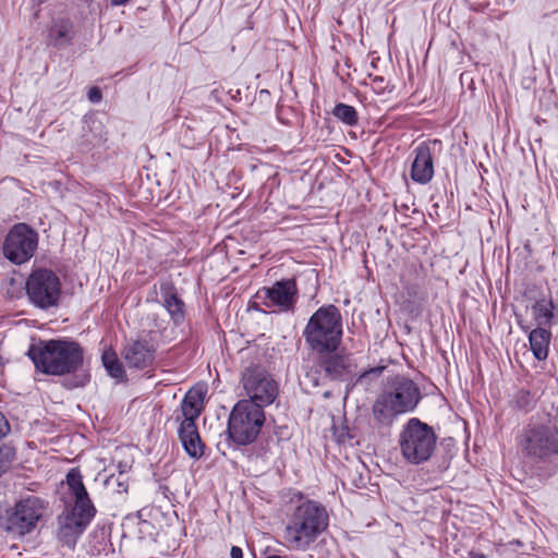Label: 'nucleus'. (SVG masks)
Wrapping results in <instances>:
<instances>
[{
  "instance_id": "4be33fe9",
  "label": "nucleus",
  "mask_w": 558,
  "mask_h": 558,
  "mask_svg": "<svg viewBox=\"0 0 558 558\" xmlns=\"http://www.w3.org/2000/svg\"><path fill=\"white\" fill-rule=\"evenodd\" d=\"M551 333L549 330L537 327L530 331L529 342L534 357L544 361L548 356Z\"/></svg>"
},
{
  "instance_id": "a878e982",
  "label": "nucleus",
  "mask_w": 558,
  "mask_h": 558,
  "mask_svg": "<svg viewBox=\"0 0 558 558\" xmlns=\"http://www.w3.org/2000/svg\"><path fill=\"white\" fill-rule=\"evenodd\" d=\"M90 135L85 133V141L92 146H99L107 141V132L100 121L90 120L86 122Z\"/></svg>"
},
{
  "instance_id": "b1692460",
  "label": "nucleus",
  "mask_w": 558,
  "mask_h": 558,
  "mask_svg": "<svg viewBox=\"0 0 558 558\" xmlns=\"http://www.w3.org/2000/svg\"><path fill=\"white\" fill-rule=\"evenodd\" d=\"M102 364L108 374L117 379H122L125 376V372L122 363L119 361L118 355L112 350H107L101 356Z\"/></svg>"
},
{
  "instance_id": "c85d7f7f",
  "label": "nucleus",
  "mask_w": 558,
  "mask_h": 558,
  "mask_svg": "<svg viewBox=\"0 0 558 558\" xmlns=\"http://www.w3.org/2000/svg\"><path fill=\"white\" fill-rule=\"evenodd\" d=\"M87 97L90 102L97 104L101 100L102 94L98 87H92L87 93Z\"/></svg>"
},
{
  "instance_id": "39448f33",
  "label": "nucleus",
  "mask_w": 558,
  "mask_h": 558,
  "mask_svg": "<svg viewBox=\"0 0 558 558\" xmlns=\"http://www.w3.org/2000/svg\"><path fill=\"white\" fill-rule=\"evenodd\" d=\"M437 444V436L432 426L417 417H411L399 434V447L402 458L411 464L428 461Z\"/></svg>"
},
{
  "instance_id": "2f4dec72",
  "label": "nucleus",
  "mask_w": 558,
  "mask_h": 558,
  "mask_svg": "<svg viewBox=\"0 0 558 558\" xmlns=\"http://www.w3.org/2000/svg\"><path fill=\"white\" fill-rule=\"evenodd\" d=\"M337 437L338 441L342 444H344L348 439H351V436L344 429H342V432L339 435H337Z\"/></svg>"
},
{
  "instance_id": "423d86ee",
  "label": "nucleus",
  "mask_w": 558,
  "mask_h": 558,
  "mask_svg": "<svg viewBox=\"0 0 558 558\" xmlns=\"http://www.w3.org/2000/svg\"><path fill=\"white\" fill-rule=\"evenodd\" d=\"M522 454L536 463L558 456V427L551 423H530L518 437Z\"/></svg>"
},
{
  "instance_id": "dca6fc26",
  "label": "nucleus",
  "mask_w": 558,
  "mask_h": 558,
  "mask_svg": "<svg viewBox=\"0 0 558 558\" xmlns=\"http://www.w3.org/2000/svg\"><path fill=\"white\" fill-rule=\"evenodd\" d=\"M410 177L418 184H427L434 177V157L430 143H421L414 150Z\"/></svg>"
},
{
  "instance_id": "393cba45",
  "label": "nucleus",
  "mask_w": 558,
  "mask_h": 558,
  "mask_svg": "<svg viewBox=\"0 0 558 558\" xmlns=\"http://www.w3.org/2000/svg\"><path fill=\"white\" fill-rule=\"evenodd\" d=\"M332 114L336 119L350 126H354L359 122L355 108L343 102H339L333 107Z\"/></svg>"
},
{
  "instance_id": "7ed1b4c3",
  "label": "nucleus",
  "mask_w": 558,
  "mask_h": 558,
  "mask_svg": "<svg viewBox=\"0 0 558 558\" xmlns=\"http://www.w3.org/2000/svg\"><path fill=\"white\" fill-rule=\"evenodd\" d=\"M27 356L37 371L47 375L61 376L75 373L82 367L84 352L75 341L52 339L32 344Z\"/></svg>"
},
{
  "instance_id": "aec40b11",
  "label": "nucleus",
  "mask_w": 558,
  "mask_h": 558,
  "mask_svg": "<svg viewBox=\"0 0 558 558\" xmlns=\"http://www.w3.org/2000/svg\"><path fill=\"white\" fill-rule=\"evenodd\" d=\"M204 392L202 389H191L181 402V414L183 420L181 423H191L199 416Z\"/></svg>"
},
{
  "instance_id": "c9c22d12",
  "label": "nucleus",
  "mask_w": 558,
  "mask_h": 558,
  "mask_svg": "<svg viewBox=\"0 0 558 558\" xmlns=\"http://www.w3.org/2000/svg\"><path fill=\"white\" fill-rule=\"evenodd\" d=\"M88 379H89V376L84 375L83 380L81 381V385H84L86 381H88Z\"/></svg>"
},
{
  "instance_id": "a211bd4d",
  "label": "nucleus",
  "mask_w": 558,
  "mask_h": 558,
  "mask_svg": "<svg viewBox=\"0 0 558 558\" xmlns=\"http://www.w3.org/2000/svg\"><path fill=\"white\" fill-rule=\"evenodd\" d=\"M160 292L163 307L169 313L174 324H181L184 319V302L179 298L172 283H161Z\"/></svg>"
},
{
  "instance_id": "f704fd0d",
  "label": "nucleus",
  "mask_w": 558,
  "mask_h": 558,
  "mask_svg": "<svg viewBox=\"0 0 558 558\" xmlns=\"http://www.w3.org/2000/svg\"><path fill=\"white\" fill-rule=\"evenodd\" d=\"M383 82H384V78H383V77H379V76H377V77H375V78L373 80V83H374V84H380V83H383Z\"/></svg>"
},
{
  "instance_id": "5701e85b",
  "label": "nucleus",
  "mask_w": 558,
  "mask_h": 558,
  "mask_svg": "<svg viewBox=\"0 0 558 558\" xmlns=\"http://www.w3.org/2000/svg\"><path fill=\"white\" fill-rule=\"evenodd\" d=\"M532 313L539 325L550 326V322L554 318V303L553 300L541 299L536 301L532 306Z\"/></svg>"
},
{
  "instance_id": "72a5a7b5",
  "label": "nucleus",
  "mask_w": 558,
  "mask_h": 558,
  "mask_svg": "<svg viewBox=\"0 0 558 558\" xmlns=\"http://www.w3.org/2000/svg\"><path fill=\"white\" fill-rule=\"evenodd\" d=\"M130 0H111V4L112 5H124L125 3H128Z\"/></svg>"
},
{
  "instance_id": "0eeeda50",
  "label": "nucleus",
  "mask_w": 558,
  "mask_h": 558,
  "mask_svg": "<svg viewBox=\"0 0 558 558\" xmlns=\"http://www.w3.org/2000/svg\"><path fill=\"white\" fill-rule=\"evenodd\" d=\"M265 423V413L260 404L253 401L240 400L232 408L227 433L238 446L253 444Z\"/></svg>"
},
{
  "instance_id": "c756f323",
  "label": "nucleus",
  "mask_w": 558,
  "mask_h": 558,
  "mask_svg": "<svg viewBox=\"0 0 558 558\" xmlns=\"http://www.w3.org/2000/svg\"><path fill=\"white\" fill-rule=\"evenodd\" d=\"M383 367H374L368 371L363 372L356 379V383H361L365 378H367L369 375H379L383 372Z\"/></svg>"
},
{
  "instance_id": "9b49d317",
  "label": "nucleus",
  "mask_w": 558,
  "mask_h": 558,
  "mask_svg": "<svg viewBox=\"0 0 558 558\" xmlns=\"http://www.w3.org/2000/svg\"><path fill=\"white\" fill-rule=\"evenodd\" d=\"M26 293L29 301L39 308L56 306L61 294L60 279L50 269H36L26 281Z\"/></svg>"
},
{
  "instance_id": "2eb2a0df",
  "label": "nucleus",
  "mask_w": 558,
  "mask_h": 558,
  "mask_svg": "<svg viewBox=\"0 0 558 558\" xmlns=\"http://www.w3.org/2000/svg\"><path fill=\"white\" fill-rule=\"evenodd\" d=\"M156 348L146 339L129 340L123 347L122 356L130 368L144 369L153 365Z\"/></svg>"
},
{
  "instance_id": "f3484780",
  "label": "nucleus",
  "mask_w": 558,
  "mask_h": 558,
  "mask_svg": "<svg viewBox=\"0 0 558 558\" xmlns=\"http://www.w3.org/2000/svg\"><path fill=\"white\" fill-rule=\"evenodd\" d=\"M178 433L185 452L191 458L198 459L204 454V445L195 422L181 423Z\"/></svg>"
},
{
  "instance_id": "cd10ccee",
  "label": "nucleus",
  "mask_w": 558,
  "mask_h": 558,
  "mask_svg": "<svg viewBox=\"0 0 558 558\" xmlns=\"http://www.w3.org/2000/svg\"><path fill=\"white\" fill-rule=\"evenodd\" d=\"M11 432V425L5 415L0 412V440L5 438Z\"/></svg>"
},
{
  "instance_id": "f257e3e1",
  "label": "nucleus",
  "mask_w": 558,
  "mask_h": 558,
  "mask_svg": "<svg viewBox=\"0 0 558 558\" xmlns=\"http://www.w3.org/2000/svg\"><path fill=\"white\" fill-rule=\"evenodd\" d=\"M329 517L324 506L304 500L289 514L283 541L291 550L306 551L328 527Z\"/></svg>"
},
{
  "instance_id": "7c9ffc66",
  "label": "nucleus",
  "mask_w": 558,
  "mask_h": 558,
  "mask_svg": "<svg viewBox=\"0 0 558 558\" xmlns=\"http://www.w3.org/2000/svg\"><path fill=\"white\" fill-rule=\"evenodd\" d=\"M230 557L231 558H243V551L238 546H232L230 550Z\"/></svg>"
},
{
  "instance_id": "ddd939ff",
  "label": "nucleus",
  "mask_w": 558,
  "mask_h": 558,
  "mask_svg": "<svg viewBox=\"0 0 558 558\" xmlns=\"http://www.w3.org/2000/svg\"><path fill=\"white\" fill-rule=\"evenodd\" d=\"M96 510L77 509L66 507L61 514L58 515L57 537L58 541L71 549L77 543V539L86 530L92 519L95 517Z\"/></svg>"
},
{
  "instance_id": "f03ea898",
  "label": "nucleus",
  "mask_w": 558,
  "mask_h": 558,
  "mask_svg": "<svg viewBox=\"0 0 558 558\" xmlns=\"http://www.w3.org/2000/svg\"><path fill=\"white\" fill-rule=\"evenodd\" d=\"M417 385L404 375L387 379L381 392L376 397L372 413L383 426H390L399 415L414 411L421 400Z\"/></svg>"
},
{
  "instance_id": "6ab92c4d",
  "label": "nucleus",
  "mask_w": 558,
  "mask_h": 558,
  "mask_svg": "<svg viewBox=\"0 0 558 558\" xmlns=\"http://www.w3.org/2000/svg\"><path fill=\"white\" fill-rule=\"evenodd\" d=\"M66 484L75 497L73 508L96 510L88 493L83 484L82 475L78 470L71 469L66 474Z\"/></svg>"
},
{
  "instance_id": "9d476101",
  "label": "nucleus",
  "mask_w": 558,
  "mask_h": 558,
  "mask_svg": "<svg viewBox=\"0 0 558 558\" xmlns=\"http://www.w3.org/2000/svg\"><path fill=\"white\" fill-rule=\"evenodd\" d=\"M241 383L248 399L266 407L271 404L278 397L279 388L276 380L265 367L252 364L244 368L241 375Z\"/></svg>"
},
{
  "instance_id": "6e6552de",
  "label": "nucleus",
  "mask_w": 558,
  "mask_h": 558,
  "mask_svg": "<svg viewBox=\"0 0 558 558\" xmlns=\"http://www.w3.org/2000/svg\"><path fill=\"white\" fill-rule=\"evenodd\" d=\"M338 350L328 349L317 353L315 366L305 374L313 387L325 381H347L356 376L357 365L352 355Z\"/></svg>"
},
{
  "instance_id": "1a4fd4ad",
  "label": "nucleus",
  "mask_w": 558,
  "mask_h": 558,
  "mask_svg": "<svg viewBox=\"0 0 558 558\" xmlns=\"http://www.w3.org/2000/svg\"><path fill=\"white\" fill-rule=\"evenodd\" d=\"M46 504L37 496H27L5 511L0 526L13 538H23L34 532L44 515Z\"/></svg>"
},
{
  "instance_id": "412c9836",
  "label": "nucleus",
  "mask_w": 558,
  "mask_h": 558,
  "mask_svg": "<svg viewBox=\"0 0 558 558\" xmlns=\"http://www.w3.org/2000/svg\"><path fill=\"white\" fill-rule=\"evenodd\" d=\"M74 38V27L70 19H59L52 22L49 39L56 47L68 46Z\"/></svg>"
},
{
  "instance_id": "4468645a",
  "label": "nucleus",
  "mask_w": 558,
  "mask_h": 558,
  "mask_svg": "<svg viewBox=\"0 0 558 558\" xmlns=\"http://www.w3.org/2000/svg\"><path fill=\"white\" fill-rule=\"evenodd\" d=\"M258 298H264L266 306L276 305L281 310H290L296 302L298 289L294 279H283L275 282L271 287L262 288Z\"/></svg>"
},
{
  "instance_id": "f8f14e48",
  "label": "nucleus",
  "mask_w": 558,
  "mask_h": 558,
  "mask_svg": "<svg viewBox=\"0 0 558 558\" xmlns=\"http://www.w3.org/2000/svg\"><path fill=\"white\" fill-rule=\"evenodd\" d=\"M37 245V232L25 223H17L5 236L3 254L10 262L21 265L33 257Z\"/></svg>"
},
{
  "instance_id": "20e7f679",
  "label": "nucleus",
  "mask_w": 558,
  "mask_h": 558,
  "mask_svg": "<svg viewBox=\"0 0 558 558\" xmlns=\"http://www.w3.org/2000/svg\"><path fill=\"white\" fill-rule=\"evenodd\" d=\"M342 336V317L335 305L319 307L303 330L305 342L316 354L328 349H339Z\"/></svg>"
},
{
  "instance_id": "bb28decb",
  "label": "nucleus",
  "mask_w": 558,
  "mask_h": 558,
  "mask_svg": "<svg viewBox=\"0 0 558 558\" xmlns=\"http://www.w3.org/2000/svg\"><path fill=\"white\" fill-rule=\"evenodd\" d=\"M15 458V449L10 445L0 447V476L7 471Z\"/></svg>"
},
{
  "instance_id": "473e14b6",
  "label": "nucleus",
  "mask_w": 558,
  "mask_h": 558,
  "mask_svg": "<svg viewBox=\"0 0 558 558\" xmlns=\"http://www.w3.org/2000/svg\"><path fill=\"white\" fill-rule=\"evenodd\" d=\"M470 558H486L484 554L477 551H470Z\"/></svg>"
}]
</instances>
